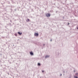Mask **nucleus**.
Masks as SVG:
<instances>
[{
	"label": "nucleus",
	"mask_w": 78,
	"mask_h": 78,
	"mask_svg": "<svg viewBox=\"0 0 78 78\" xmlns=\"http://www.w3.org/2000/svg\"><path fill=\"white\" fill-rule=\"evenodd\" d=\"M38 66H40L41 63H38Z\"/></svg>",
	"instance_id": "7"
},
{
	"label": "nucleus",
	"mask_w": 78,
	"mask_h": 78,
	"mask_svg": "<svg viewBox=\"0 0 78 78\" xmlns=\"http://www.w3.org/2000/svg\"><path fill=\"white\" fill-rule=\"evenodd\" d=\"M34 35L35 36H39V34L38 33H35L34 34Z\"/></svg>",
	"instance_id": "1"
},
{
	"label": "nucleus",
	"mask_w": 78,
	"mask_h": 78,
	"mask_svg": "<svg viewBox=\"0 0 78 78\" xmlns=\"http://www.w3.org/2000/svg\"><path fill=\"white\" fill-rule=\"evenodd\" d=\"M75 75H78V73H76Z\"/></svg>",
	"instance_id": "9"
},
{
	"label": "nucleus",
	"mask_w": 78,
	"mask_h": 78,
	"mask_svg": "<svg viewBox=\"0 0 78 78\" xmlns=\"http://www.w3.org/2000/svg\"><path fill=\"white\" fill-rule=\"evenodd\" d=\"M74 78H78V77L77 76H74Z\"/></svg>",
	"instance_id": "6"
},
{
	"label": "nucleus",
	"mask_w": 78,
	"mask_h": 78,
	"mask_svg": "<svg viewBox=\"0 0 78 78\" xmlns=\"http://www.w3.org/2000/svg\"><path fill=\"white\" fill-rule=\"evenodd\" d=\"M43 45H44H44H45V44H44Z\"/></svg>",
	"instance_id": "14"
},
{
	"label": "nucleus",
	"mask_w": 78,
	"mask_h": 78,
	"mask_svg": "<svg viewBox=\"0 0 78 78\" xmlns=\"http://www.w3.org/2000/svg\"><path fill=\"white\" fill-rule=\"evenodd\" d=\"M50 57V55H46L45 56V58H49Z\"/></svg>",
	"instance_id": "2"
},
{
	"label": "nucleus",
	"mask_w": 78,
	"mask_h": 78,
	"mask_svg": "<svg viewBox=\"0 0 78 78\" xmlns=\"http://www.w3.org/2000/svg\"><path fill=\"white\" fill-rule=\"evenodd\" d=\"M18 34H19V35H21L22 34V33H20V32H18Z\"/></svg>",
	"instance_id": "4"
},
{
	"label": "nucleus",
	"mask_w": 78,
	"mask_h": 78,
	"mask_svg": "<svg viewBox=\"0 0 78 78\" xmlns=\"http://www.w3.org/2000/svg\"><path fill=\"white\" fill-rule=\"evenodd\" d=\"M77 30L78 29V27L77 28Z\"/></svg>",
	"instance_id": "16"
},
{
	"label": "nucleus",
	"mask_w": 78,
	"mask_h": 78,
	"mask_svg": "<svg viewBox=\"0 0 78 78\" xmlns=\"http://www.w3.org/2000/svg\"><path fill=\"white\" fill-rule=\"evenodd\" d=\"M42 72H43V73H44V71H42Z\"/></svg>",
	"instance_id": "10"
},
{
	"label": "nucleus",
	"mask_w": 78,
	"mask_h": 78,
	"mask_svg": "<svg viewBox=\"0 0 78 78\" xmlns=\"http://www.w3.org/2000/svg\"><path fill=\"white\" fill-rule=\"evenodd\" d=\"M60 76H62V74H61Z\"/></svg>",
	"instance_id": "12"
},
{
	"label": "nucleus",
	"mask_w": 78,
	"mask_h": 78,
	"mask_svg": "<svg viewBox=\"0 0 78 78\" xmlns=\"http://www.w3.org/2000/svg\"><path fill=\"white\" fill-rule=\"evenodd\" d=\"M30 54L31 55H34L33 53L32 52H30Z\"/></svg>",
	"instance_id": "5"
},
{
	"label": "nucleus",
	"mask_w": 78,
	"mask_h": 78,
	"mask_svg": "<svg viewBox=\"0 0 78 78\" xmlns=\"http://www.w3.org/2000/svg\"><path fill=\"white\" fill-rule=\"evenodd\" d=\"M68 23V25H69V23Z\"/></svg>",
	"instance_id": "15"
},
{
	"label": "nucleus",
	"mask_w": 78,
	"mask_h": 78,
	"mask_svg": "<svg viewBox=\"0 0 78 78\" xmlns=\"http://www.w3.org/2000/svg\"><path fill=\"white\" fill-rule=\"evenodd\" d=\"M15 36H17V34H15Z\"/></svg>",
	"instance_id": "8"
},
{
	"label": "nucleus",
	"mask_w": 78,
	"mask_h": 78,
	"mask_svg": "<svg viewBox=\"0 0 78 78\" xmlns=\"http://www.w3.org/2000/svg\"><path fill=\"white\" fill-rule=\"evenodd\" d=\"M46 16H47V17H50V14H49L48 13L47 14H46Z\"/></svg>",
	"instance_id": "3"
},
{
	"label": "nucleus",
	"mask_w": 78,
	"mask_h": 78,
	"mask_svg": "<svg viewBox=\"0 0 78 78\" xmlns=\"http://www.w3.org/2000/svg\"><path fill=\"white\" fill-rule=\"evenodd\" d=\"M27 20H28V21H29L30 20H29V19H28Z\"/></svg>",
	"instance_id": "11"
},
{
	"label": "nucleus",
	"mask_w": 78,
	"mask_h": 78,
	"mask_svg": "<svg viewBox=\"0 0 78 78\" xmlns=\"http://www.w3.org/2000/svg\"><path fill=\"white\" fill-rule=\"evenodd\" d=\"M51 41H52V39L51 40Z\"/></svg>",
	"instance_id": "13"
}]
</instances>
